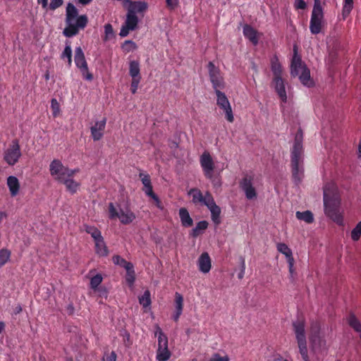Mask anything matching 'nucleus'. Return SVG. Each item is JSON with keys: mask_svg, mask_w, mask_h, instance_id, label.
I'll return each instance as SVG.
<instances>
[{"mask_svg": "<svg viewBox=\"0 0 361 361\" xmlns=\"http://www.w3.org/2000/svg\"><path fill=\"white\" fill-rule=\"evenodd\" d=\"M140 81L141 79H132L130 84V92L132 94H135L137 92Z\"/></svg>", "mask_w": 361, "mask_h": 361, "instance_id": "nucleus-55", "label": "nucleus"}, {"mask_svg": "<svg viewBox=\"0 0 361 361\" xmlns=\"http://www.w3.org/2000/svg\"><path fill=\"white\" fill-rule=\"evenodd\" d=\"M11 252L7 249L0 250V268L3 267L9 259Z\"/></svg>", "mask_w": 361, "mask_h": 361, "instance_id": "nucleus-44", "label": "nucleus"}, {"mask_svg": "<svg viewBox=\"0 0 361 361\" xmlns=\"http://www.w3.org/2000/svg\"><path fill=\"white\" fill-rule=\"evenodd\" d=\"M207 226H208L207 221H199L197 224L196 226L192 230L191 235L192 237L198 236L201 233V231L207 229Z\"/></svg>", "mask_w": 361, "mask_h": 361, "instance_id": "nucleus-40", "label": "nucleus"}, {"mask_svg": "<svg viewBox=\"0 0 361 361\" xmlns=\"http://www.w3.org/2000/svg\"><path fill=\"white\" fill-rule=\"evenodd\" d=\"M78 16V9L73 4L68 3L66 6V27L63 31L66 37H72L78 35L80 29H84L86 27L88 23L87 16Z\"/></svg>", "mask_w": 361, "mask_h": 361, "instance_id": "nucleus-2", "label": "nucleus"}, {"mask_svg": "<svg viewBox=\"0 0 361 361\" xmlns=\"http://www.w3.org/2000/svg\"><path fill=\"white\" fill-rule=\"evenodd\" d=\"M271 69L273 73V78L282 77V66L276 55L271 59Z\"/></svg>", "mask_w": 361, "mask_h": 361, "instance_id": "nucleus-27", "label": "nucleus"}, {"mask_svg": "<svg viewBox=\"0 0 361 361\" xmlns=\"http://www.w3.org/2000/svg\"><path fill=\"white\" fill-rule=\"evenodd\" d=\"M273 83L274 85V89L277 92L279 98L283 102H286L287 95L285 87L284 80L281 78H273Z\"/></svg>", "mask_w": 361, "mask_h": 361, "instance_id": "nucleus-19", "label": "nucleus"}, {"mask_svg": "<svg viewBox=\"0 0 361 361\" xmlns=\"http://www.w3.org/2000/svg\"><path fill=\"white\" fill-rule=\"evenodd\" d=\"M49 171L51 176L59 183L68 177V175L70 173H72L71 171H69V169L63 166L62 162L59 159H54L50 163Z\"/></svg>", "mask_w": 361, "mask_h": 361, "instance_id": "nucleus-8", "label": "nucleus"}, {"mask_svg": "<svg viewBox=\"0 0 361 361\" xmlns=\"http://www.w3.org/2000/svg\"><path fill=\"white\" fill-rule=\"evenodd\" d=\"M302 139V131L299 129L295 134L290 153L292 178L296 185L300 183L304 177Z\"/></svg>", "mask_w": 361, "mask_h": 361, "instance_id": "nucleus-1", "label": "nucleus"}, {"mask_svg": "<svg viewBox=\"0 0 361 361\" xmlns=\"http://www.w3.org/2000/svg\"><path fill=\"white\" fill-rule=\"evenodd\" d=\"M253 177L246 174L239 183L240 189L245 192L247 200H253L257 197V192L253 186Z\"/></svg>", "mask_w": 361, "mask_h": 361, "instance_id": "nucleus-13", "label": "nucleus"}, {"mask_svg": "<svg viewBox=\"0 0 361 361\" xmlns=\"http://www.w3.org/2000/svg\"><path fill=\"white\" fill-rule=\"evenodd\" d=\"M81 74L82 75V78L88 81H91L93 80V75L90 72L88 66L85 68H82L80 69Z\"/></svg>", "mask_w": 361, "mask_h": 361, "instance_id": "nucleus-52", "label": "nucleus"}, {"mask_svg": "<svg viewBox=\"0 0 361 361\" xmlns=\"http://www.w3.org/2000/svg\"><path fill=\"white\" fill-rule=\"evenodd\" d=\"M293 55L290 62V75L292 77L295 78L298 76L305 68L307 67L302 61L301 56L298 54L297 45L293 46Z\"/></svg>", "mask_w": 361, "mask_h": 361, "instance_id": "nucleus-12", "label": "nucleus"}, {"mask_svg": "<svg viewBox=\"0 0 361 361\" xmlns=\"http://www.w3.org/2000/svg\"><path fill=\"white\" fill-rule=\"evenodd\" d=\"M79 171H80L79 169H69V171H71L72 173H69L70 174L68 175V176L73 178L76 173L79 172Z\"/></svg>", "mask_w": 361, "mask_h": 361, "instance_id": "nucleus-64", "label": "nucleus"}, {"mask_svg": "<svg viewBox=\"0 0 361 361\" xmlns=\"http://www.w3.org/2000/svg\"><path fill=\"white\" fill-rule=\"evenodd\" d=\"M167 8L171 10L175 9L178 5V0H166Z\"/></svg>", "mask_w": 361, "mask_h": 361, "instance_id": "nucleus-57", "label": "nucleus"}, {"mask_svg": "<svg viewBox=\"0 0 361 361\" xmlns=\"http://www.w3.org/2000/svg\"><path fill=\"white\" fill-rule=\"evenodd\" d=\"M324 13L321 3H314L312 11L310 30L312 35L319 34L322 29Z\"/></svg>", "mask_w": 361, "mask_h": 361, "instance_id": "nucleus-4", "label": "nucleus"}, {"mask_svg": "<svg viewBox=\"0 0 361 361\" xmlns=\"http://www.w3.org/2000/svg\"><path fill=\"white\" fill-rule=\"evenodd\" d=\"M134 267H131L130 269H126V280L127 283L131 286L134 283L135 280V274L134 271Z\"/></svg>", "mask_w": 361, "mask_h": 361, "instance_id": "nucleus-48", "label": "nucleus"}, {"mask_svg": "<svg viewBox=\"0 0 361 361\" xmlns=\"http://www.w3.org/2000/svg\"><path fill=\"white\" fill-rule=\"evenodd\" d=\"M208 203L209 204L207 205V207L211 212L212 220L216 225H219L221 223V208L218 205H216L214 199H211L210 202L209 199Z\"/></svg>", "mask_w": 361, "mask_h": 361, "instance_id": "nucleus-20", "label": "nucleus"}, {"mask_svg": "<svg viewBox=\"0 0 361 361\" xmlns=\"http://www.w3.org/2000/svg\"><path fill=\"white\" fill-rule=\"evenodd\" d=\"M214 187L221 185V180L219 178H216L213 176L212 180H210Z\"/></svg>", "mask_w": 361, "mask_h": 361, "instance_id": "nucleus-63", "label": "nucleus"}, {"mask_svg": "<svg viewBox=\"0 0 361 361\" xmlns=\"http://www.w3.org/2000/svg\"><path fill=\"white\" fill-rule=\"evenodd\" d=\"M175 312L172 315V318L175 322H178L183 310V297L181 294L176 293L175 294Z\"/></svg>", "mask_w": 361, "mask_h": 361, "instance_id": "nucleus-22", "label": "nucleus"}, {"mask_svg": "<svg viewBox=\"0 0 361 361\" xmlns=\"http://www.w3.org/2000/svg\"><path fill=\"white\" fill-rule=\"evenodd\" d=\"M350 236L353 240L357 241L361 236V221L352 230Z\"/></svg>", "mask_w": 361, "mask_h": 361, "instance_id": "nucleus-46", "label": "nucleus"}, {"mask_svg": "<svg viewBox=\"0 0 361 361\" xmlns=\"http://www.w3.org/2000/svg\"><path fill=\"white\" fill-rule=\"evenodd\" d=\"M104 41L106 42L114 35L113 27L110 23H107L104 25Z\"/></svg>", "mask_w": 361, "mask_h": 361, "instance_id": "nucleus-49", "label": "nucleus"}, {"mask_svg": "<svg viewBox=\"0 0 361 361\" xmlns=\"http://www.w3.org/2000/svg\"><path fill=\"white\" fill-rule=\"evenodd\" d=\"M347 322L351 328L360 334L361 339V323L353 312H350L348 316Z\"/></svg>", "mask_w": 361, "mask_h": 361, "instance_id": "nucleus-31", "label": "nucleus"}, {"mask_svg": "<svg viewBox=\"0 0 361 361\" xmlns=\"http://www.w3.org/2000/svg\"><path fill=\"white\" fill-rule=\"evenodd\" d=\"M339 200L324 202V211L326 216L338 225H343V218L338 210Z\"/></svg>", "mask_w": 361, "mask_h": 361, "instance_id": "nucleus-9", "label": "nucleus"}, {"mask_svg": "<svg viewBox=\"0 0 361 361\" xmlns=\"http://www.w3.org/2000/svg\"><path fill=\"white\" fill-rule=\"evenodd\" d=\"M295 216L298 219L304 221L307 224H312L314 221V216L312 212L307 210L305 212H297Z\"/></svg>", "mask_w": 361, "mask_h": 361, "instance_id": "nucleus-36", "label": "nucleus"}, {"mask_svg": "<svg viewBox=\"0 0 361 361\" xmlns=\"http://www.w3.org/2000/svg\"><path fill=\"white\" fill-rule=\"evenodd\" d=\"M320 327L318 324H312L311 326V335H310V341L314 343H318L320 345L321 338L319 336Z\"/></svg>", "mask_w": 361, "mask_h": 361, "instance_id": "nucleus-35", "label": "nucleus"}, {"mask_svg": "<svg viewBox=\"0 0 361 361\" xmlns=\"http://www.w3.org/2000/svg\"><path fill=\"white\" fill-rule=\"evenodd\" d=\"M94 241L95 243V252L102 257L107 256L109 254V250L104 242V238L101 237Z\"/></svg>", "mask_w": 361, "mask_h": 361, "instance_id": "nucleus-28", "label": "nucleus"}, {"mask_svg": "<svg viewBox=\"0 0 361 361\" xmlns=\"http://www.w3.org/2000/svg\"><path fill=\"white\" fill-rule=\"evenodd\" d=\"M179 216L183 226L190 227L193 225V220L186 208L182 207L179 209Z\"/></svg>", "mask_w": 361, "mask_h": 361, "instance_id": "nucleus-30", "label": "nucleus"}, {"mask_svg": "<svg viewBox=\"0 0 361 361\" xmlns=\"http://www.w3.org/2000/svg\"><path fill=\"white\" fill-rule=\"evenodd\" d=\"M65 185L66 190L71 194L77 192L80 187V183L73 179L72 177H67L61 182Z\"/></svg>", "mask_w": 361, "mask_h": 361, "instance_id": "nucleus-29", "label": "nucleus"}, {"mask_svg": "<svg viewBox=\"0 0 361 361\" xmlns=\"http://www.w3.org/2000/svg\"><path fill=\"white\" fill-rule=\"evenodd\" d=\"M297 343L299 348V352L302 356V360L304 361H310L308 350L307 347V340L298 341Z\"/></svg>", "mask_w": 361, "mask_h": 361, "instance_id": "nucleus-37", "label": "nucleus"}, {"mask_svg": "<svg viewBox=\"0 0 361 361\" xmlns=\"http://www.w3.org/2000/svg\"><path fill=\"white\" fill-rule=\"evenodd\" d=\"M51 109L52 110V114L54 117H56L60 111V106L56 99H51Z\"/></svg>", "mask_w": 361, "mask_h": 361, "instance_id": "nucleus-50", "label": "nucleus"}, {"mask_svg": "<svg viewBox=\"0 0 361 361\" xmlns=\"http://www.w3.org/2000/svg\"><path fill=\"white\" fill-rule=\"evenodd\" d=\"M199 270L204 273H208L212 267L211 258L207 252H203L198 259Z\"/></svg>", "mask_w": 361, "mask_h": 361, "instance_id": "nucleus-21", "label": "nucleus"}, {"mask_svg": "<svg viewBox=\"0 0 361 361\" xmlns=\"http://www.w3.org/2000/svg\"><path fill=\"white\" fill-rule=\"evenodd\" d=\"M112 261L115 264L119 265L125 269H130V268L133 267V264L131 262H127L119 255H114L112 257Z\"/></svg>", "mask_w": 361, "mask_h": 361, "instance_id": "nucleus-38", "label": "nucleus"}, {"mask_svg": "<svg viewBox=\"0 0 361 361\" xmlns=\"http://www.w3.org/2000/svg\"><path fill=\"white\" fill-rule=\"evenodd\" d=\"M7 186L9 189L11 197H16L20 190V183L18 179L13 176L7 178Z\"/></svg>", "mask_w": 361, "mask_h": 361, "instance_id": "nucleus-25", "label": "nucleus"}, {"mask_svg": "<svg viewBox=\"0 0 361 361\" xmlns=\"http://www.w3.org/2000/svg\"><path fill=\"white\" fill-rule=\"evenodd\" d=\"M129 75L132 79H141L140 63L137 61H130Z\"/></svg>", "mask_w": 361, "mask_h": 361, "instance_id": "nucleus-32", "label": "nucleus"}, {"mask_svg": "<svg viewBox=\"0 0 361 361\" xmlns=\"http://www.w3.org/2000/svg\"><path fill=\"white\" fill-rule=\"evenodd\" d=\"M61 58L62 59H67L68 65L71 66L72 64V49L71 47V43L69 42H66V47L61 55Z\"/></svg>", "mask_w": 361, "mask_h": 361, "instance_id": "nucleus-39", "label": "nucleus"}, {"mask_svg": "<svg viewBox=\"0 0 361 361\" xmlns=\"http://www.w3.org/2000/svg\"><path fill=\"white\" fill-rule=\"evenodd\" d=\"M106 123V119L104 118L102 121H97L94 125L91 127V135L94 141H98L102 138Z\"/></svg>", "mask_w": 361, "mask_h": 361, "instance_id": "nucleus-17", "label": "nucleus"}, {"mask_svg": "<svg viewBox=\"0 0 361 361\" xmlns=\"http://www.w3.org/2000/svg\"><path fill=\"white\" fill-rule=\"evenodd\" d=\"M295 7L297 9H305L307 7L306 2L304 0H295Z\"/></svg>", "mask_w": 361, "mask_h": 361, "instance_id": "nucleus-58", "label": "nucleus"}, {"mask_svg": "<svg viewBox=\"0 0 361 361\" xmlns=\"http://www.w3.org/2000/svg\"><path fill=\"white\" fill-rule=\"evenodd\" d=\"M102 282V276L101 274H98L92 277L90 280V287L93 290H96L97 287L101 284Z\"/></svg>", "mask_w": 361, "mask_h": 361, "instance_id": "nucleus-47", "label": "nucleus"}, {"mask_svg": "<svg viewBox=\"0 0 361 361\" xmlns=\"http://www.w3.org/2000/svg\"><path fill=\"white\" fill-rule=\"evenodd\" d=\"M200 166L206 178L212 180L214 162L209 152L205 151L200 156Z\"/></svg>", "mask_w": 361, "mask_h": 361, "instance_id": "nucleus-11", "label": "nucleus"}, {"mask_svg": "<svg viewBox=\"0 0 361 361\" xmlns=\"http://www.w3.org/2000/svg\"><path fill=\"white\" fill-rule=\"evenodd\" d=\"M22 310H23V309H22L21 305L18 304L13 307V314H16V315L22 312Z\"/></svg>", "mask_w": 361, "mask_h": 361, "instance_id": "nucleus-62", "label": "nucleus"}, {"mask_svg": "<svg viewBox=\"0 0 361 361\" xmlns=\"http://www.w3.org/2000/svg\"><path fill=\"white\" fill-rule=\"evenodd\" d=\"M188 195L192 196V202L196 205L200 204L207 206L209 204L208 200L209 199L210 200L211 199H214L209 192H206L204 195L200 189L195 188H191L188 191Z\"/></svg>", "mask_w": 361, "mask_h": 361, "instance_id": "nucleus-14", "label": "nucleus"}, {"mask_svg": "<svg viewBox=\"0 0 361 361\" xmlns=\"http://www.w3.org/2000/svg\"><path fill=\"white\" fill-rule=\"evenodd\" d=\"M37 4L41 5L42 8L47 10L48 8V0H37Z\"/></svg>", "mask_w": 361, "mask_h": 361, "instance_id": "nucleus-61", "label": "nucleus"}, {"mask_svg": "<svg viewBox=\"0 0 361 361\" xmlns=\"http://www.w3.org/2000/svg\"><path fill=\"white\" fill-rule=\"evenodd\" d=\"M74 61L75 66L79 69L87 66V63L86 61L84 52L80 47H78L75 49Z\"/></svg>", "mask_w": 361, "mask_h": 361, "instance_id": "nucleus-24", "label": "nucleus"}, {"mask_svg": "<svg viewBox=\"0 0 361 361\" xmlns=\"http://www.w3.org/2000/svg\"><path fill=\"white\" fill-rule=\"evenodd\" d=\"M324 202L337 201L338 200L337 188L332 182L326 183L324 188Z\"/></svg>", "mask_w": 361, "mask_h": 361, "instance_id": "nucleus-16", "label": "nucleus"}, {"mask_svg": "<svg viewBox=\"0 0 361 361\" xmlns=\"http://www.w3.org/2000/svg\"><path fill=\"white\" fill-rule=\"evenodd\" d=\"M137 16L127 12L126 21L121 28L120 36L122 37H126L130 31L135 30L137 28Z\"/></svg>", "mask_w": 361, "mask_h": 361, "instance_id": "nucleus-15", "label": "nucleus"}, {"mask_svg": "<svg viewBox=\"0 0 361 361\" xmlns=\"http://www.w3.org/2000/svg\"><path fill=\"white\" fill-rule=\"evenodd\" d=\"M139 302L144 307H147L151 305V295L148 290H145L143 295L139 297Z\"/></svg>", "mask_w": 361, "mask_h": 361, "instance_id": "nucleus-41", "label": "nucleus"}, {"mask_svg": "<svg viewBox=\"0 0 361 361\" xmlns=\"http://www.w3.org/2000/svg\"><path fill=\"white\" fill-rule=\"evenodd\" d=\"M109 217L110 219L118 218L125 225L130 224L135 219L133 212L130 210L123 211L122 209L118 212L112 202L109 204Z\"/></svg>", "mask_w": 361, "mask_h": 361, "instance_id": "nucleus-5", "label": "nucleus"}, {"mask_svg": "<svg viewBox=\"0 0 361 361\" xmlns=\"http://www.w3.org/2000/svg\"><path fill=\"white\" fill-rule=\"evenodd\" d=\"M210 81L214 92L224 89L225 82L220 69L214 63L209 61L207 65Z\"/></svg>", "mask_w": 361, "mask_h": 361, "instance_id": "nucleus-6", "label": "nucleus"}, {"mask_svg": "<svg viewBox=\"0 0 361 361\" xmlns=\"http://www.w3.org/2000/svg\"><path fill=\"white\" fill-rule=\"evenodd\" d=\"M21 155L19 141L15 139L12 140L9 147L4 152V159L9 166H14L18 161Z\"/></svg>", "mask_w": 361, "mask_h": 361, "instance_id": "nucleus-7", "label": "nucleus"}, {"mask_svg": "<svg viewBox=\"0 0 361 361\" xmlns=\"http://www.w3.org/2000/svg\"><path fill=\"white\" fill-rule=\"evenodd\" d=\"M293 326L297 341L306 340L305 321L302 319H298L293 323Z\"/></svg>", "mask_w": 361, "mask_h": 361, "instance_id": "nucleus-23", "label": "nucleus"}, {"mask_svg": "<svg viewBox=\"0 0 361 361\" xmlns=\"http://www.w3.org/2000/svg\"><path fill=\"white\" fill-rule=\"evenodd\" d=\"M121 48L124 52L128 53L131 51L135 50L137 48V46L132 40H126L123 43Z\"/></svg>", "mask_w": 361, "mask_h": 361, "instance_id": "nucleus-43", "label": "nucleus"}, {"mask_svg": "<svg viewBox=\"0 0 361 361\" xmlns=\"http://www.w3.org/2000/svg\"><path fill=\"white\" fill-rule=\"evenodd\" d=\"M243 35L253 44L255 45L258 43L257 30H255L251 25L246 24L243 26Z\"/></svg>", "mask_w": 361, "mask_h": 361, "instance_id": "nucleus-26", "label": "nucleus"}, {"mask_svg": "<svg viewBox=\"0 0 361 361\" xmlns=\"http://www.w3.org/2000/svg\"><path fill=\"white\" fill-rule=\"evenodd\" d=\"M353 8V0H343V16H348Z\"/></svg>", "mask_w": 361, "mask_h": 361, "instance_id": "nucleus-45", "label": "nucleus"}, {"mask_svg": "<svg viewBox=\"0 0 361 361\" xmlns=\"http://www.w3.org/2000/svg\"><path fill=\"white\" fill-rule=\"evenodd\" d=\"M277 250L284 255L288 261V264H291V261H293V253L292 250L288 247V246L283 243H279L277 244Z\"/></svg>", "mask_w": 361, "mask_h": 361, "instance_id": "nucleus-34", "label": "nucleus"}, {"mask_svg": "<svg viewBox=\"0 0 361 361\" xmlns=\"http://www.w3.org/2000/svg\"><path fill=\"white\" fill-rule=\"evenodd\" d=\"M63 0H51L50 3L48 4L47 10L55 11L63 5Z\"/></svg>", "mask_w": 361, "mask_h": 361, "instance_id": "nucleus-51", "label": "nucleus"}, {"mask_svg": "<svg viewBox=\"0 0 361 361\" xmlns=\"http://www.w3.org/2000/svg\"><path fill=\"white\" fill-rule=\"evenodd\" d=\"M85 231L92 236L94 240L102 237L101 231L94 226H87Z\"/></svg>", "mask_w": 361, "mask_h": 361, "instance_id": "nucleus-42", "label": "nucleus"}, {"mask_svg": "<svg viewBox=\"0 0 361 361\" xmlns=\"http://www.w3.org/2000/svg\"><path fill=\"white\" fill-rule=\"evenodd\" d=\"M117 355L114 351H112L109 356H107L106 361H116Z\"/></svg>", "mask_w": 361, "mask_h": 361, "instance_id": "nucleus-60", "label": "nucleus"}, {"mask_svg": "<svg viewBox=\"0 0 361 361\" xmlns=\"http://www.w3.org/2000/svg\"><path fill=\"white\" fill-rule=\"evenodd\" d=\"M142 190L145 192L146 195L149 196L151 198L156 195V194L153 191V188L152 185L144 187Z\"/></svg>", "mask_w": 361, "mask_h": 361, "instance_id": "nucleus-56", "label": "nucleus"}, {"mask_svg": "<svg viewBox=\"0 0 361 361\" xmlns=\"http://www.w3.org/2000/svg\"><path fill=\"white\" fill-rule=\"evenodd\" d=\"M156 329L155 336H158V348L156 356L157 360L158 361H167L171 355L168 348V338L159 326H157Z\"/></svg>", "mask_w": 361, "mask_h": 361, "instance_id": "nucleus-3", "label": "nucleus"}, {"mask_svg": "<svg viewBox=\"0 0 361 361\" xmlns=\"http://www.w3.org/2000/svg\"><path fill=\"white\" fill-rule=\"evenodd\" d=\"M152 199L154 201L155 205L157 208H159L161 210L164 209V205L157 195L155 196H154L153 197H152Z\"/></svg>", "mask_w": 361, "mask_h": 361, "instance_id": "nucleus-59", "label": "nucleus"}, {"mask_svg": "<svg viewBox=\"0 0 361 361\" xmlns=\"http://www.w3.org/2000/svg\"><path fill=\"white\" fill-rule=\"evenodd\" d=\"M215 94L216 95V104L225 113L226 119L228 122L233 123L234 121L233 111L226 95L221 90L216 91Z\"/></svg>", "mask_w": 361, "mask_h": 361, "instance_id": "nucleus-10", "label": "nucleus"}, {"mask_svg": "<svg viewBox=\"0 0 361 361\" xmlns=\"http://www.w3.org/2000/svg\"><path fill=\"white\" fill-rule=\"evenodd\" d=\"M209 361H229L228 355L221 356L219 353H214Z\"/></svg>", "mask_w": 361, "mask_h": 361, "instance_id": "nucleus-54", "label": "nucleus"}, {"mask_svg": "<svg viewBox=\"0 0 361 361\" xmlns=\"http://www.w3.org/2000/svg\"><path fill=\"white\" fill-rule=\"evenodd\" d=\"M128 4V13L136 15V13H142L147 8V4L145 1H132L124 0V4Z\"/></svg>", "mask_w": 361, "mask_h": 361, "instance_id": "nucleus-18", "label": "nucleus"}, {"mask_svg": "<svg viewBox=\"0 0 361 361\" xmlns=\"http://www.w3.org/2000/svg\"><path fill=\"white\" fill-rule=\"evenodd\" d=\"M139 176L141 179L142 183L143 184L144 187L152 185L150 176L148 174L140 173Z\"/></svg>", "mask_w": 361, "mask_h": 361, "instance_id": "nucleus-53", "label": "nucleus"}, {"mask_svg": "<svg viewBox=\"0 0 361 361\" xmlns=\"http://www.w3.org/2000/svg\"><path fill=\"white\" fill-rule=\"evenodd\" d=\"M298 76H299L300 81L302 85L310 87L313 84L308 68H305Z\"/></svg>", "mask_w": 361, "mask_h": 361, "instance_id": "nucleus-33", "label": "nucleus"}]
</instances>
